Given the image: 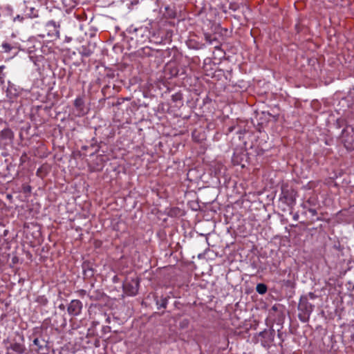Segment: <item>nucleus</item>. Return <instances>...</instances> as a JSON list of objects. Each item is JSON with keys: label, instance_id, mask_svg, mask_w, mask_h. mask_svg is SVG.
Wrapping results in <instances>:
<instances>
[{"label": "nucleus", "instance_id": "9", "mask_svg": "<svg viewBox=\"0 0 354 354\" xmlns=\"http://www.w3.org/2000/svg\"><path fill=\"white\" fill-rule=\"evenodd\" d=\"M179 71V64L176 60L169 61L166 64L164 68L165 75L168 78L177 76Z\"/></svg>", "mask_w": 354, "mask_h": 354}, {"label": "nucleus", "instance_id": "31", "mask_svg": "<svg viewBox=\"0 0 354 354\" xmlns=\"http://www.w3.org/2000/svg\"><path fill=\"white\" fill-rule=\"evenodd\" d=\"M205 40L207 43L209 44H213L214 41L218 42L215 37H213L212 35L208 33L205 34Z\"/></svg>", "mask_w": 354, "mask_h": 354}, {"label": "nucleus", "instance_id": "51", "mask_svg": "<svg viewBox=\"0 0 354 354\" xmlns=\"http://www.w3.org/2000/svg\"><path fill=\"white\" fill-rule=\"evenodd\" d=\"M106 323H108V324H109V323L111 322V318H110V317H109V316H108V317L106 318Z\"/></svg>", "mask_w": 354, "mask_h": 354}, {"label": "nucleus", "instance_id": "42", "mask_svg": "<svg viewBox=\"0 0 354 354\" xmlns=\"http://www.w3.org/2000/svg\"><path fill=\"white\" fill-rule=\"evenodd\" d=\"M30 191H31V187L30 185H27L26 187H24V192L25 193L30 192Z\"/></svg>", "mask_w": 354, "mask_h": 354}, {"label": "nucleus", "instance_id": "46", "mask_svg": "<svg viewBox=\"0 0 354 354\" xmlns=\"http://www.w3.org/2000/svg\"><path fill=\"white\" fill-rule=\"evenodd\" d=\"M124 100H131V97H127L126 99H124V98H118L117 104H121L122 102H123Z\"/></svg>", "mask_w": 354, "mask_h": 354}, {"label": "nucleus", "instance_id": "2", "mask_svg": "<svg viewBox=\"0 0 354 354\" xmlns=\"http://www.w3.org/2000/svg\"><path fill=\"white\" fill-rule=\"evenodd\" d=\"M297 309L299 310L298 318L301 322L306 323L309 321L310 315L314 310V305L308 301L307 295H301Z\"/></svg>", "mask_w": 354, "mask_h": 354}, {"label": "nucleus", "instance_id": "44", "mask_svg": "<svg viewBox=\"0 0 354 354\" xmlns=\"http://www.w3.org/2000/svg\"><path fill=\"white\" fill-rule=\"evenodd\" d=\"M234 129H235V127H234V126H231V127H230L227 129V131H226V133H227V134H228V133H230L232 132V131H234Z\"/></svg>", "mask_w": 354, "mask_h": 354}, {"label": "nucleus", "instance_id": "48", "mask_svg": "<svg viewBox=\"0 0 354 354\" xmlns=\"http://www.w3.org/2000/svg\"><path fill=\"white\" fill-rule=\"evenodd\" d=\"M41 169H42V168H41V167H40V168H39V169H37V175L38 176H41L40 173H41Z\"/></svg>", "mask_w": 354, "mask_h": 354}, {"label": "nucleus", "instance_id": "22", "mask_svg": "<svg viewBox=\"0 0 354 354\" xmlns=\"http://www.w3.org/2000/svg\"><path fill=\"white\" fill-rule=\"evenodd\" d=\"M25 17L28 18H34L38 17V10L33 7H28L26 6V10L24 11Z\"/></svg>", "mask_w": 354, "mask_h": 354}, {"label": "nucleus", "instance_id": "57", "mask_svg": "<svg viewBox=\"0 0 354 354\" xmlns=\"http://www.w3.org/2000/svg\"><path fill=\"white\" fill-rule=\"evenodd\" d=\"M86 149H87V147H86V146L82 147V149L86 150Z\"/></svg>", "mask_w": 354, "mask_h": 354}, {"label": "nucleus", "instance_id": "21", "mask_svg": "<svg viewBox=\"0 0 354 354\" xmlns=\"http://www.w3.org/2000/svg\"><path fill=\"white\" fill-rule=\"evenodd\" d=\"M47 342L43 339H39V337H35L33 339L34 345L37 346V348L35 349L37 352H39L43 350L44 347L47 346Z\"/></svg>", "mask_w": 354, "mask_h": 354}, {"label": "nucleus", "instance_id": "6", "mask_svg": "<svg viewBox=\"0 0 354 354\" xmlns=\"http://www.w3.org/2000/svg\"><path fill=\"white\" fill-rule=\"evenodd\" d=\"M297 192L292 189H288V186L281 187V201L288 206H292L295 203Z\"/></svg>", "mask_w": 354, "mask_h": 354}, {"label": "nucleus", "instance_id": "59", "mask_svg": "<svg viewBox=\"0 0 354 354\" xmlns=\"http://www.w3.org/2000/svg\"><path fill=\"white\" fill-rule=\"evenodd\" d=\"M6 234H7V230H5V231H4V236H6Z\"/></svg>", "mask_w": 354, "mask_h": 354}, {"label": "nucleus", "instance_id": "17", "mask_svg": "<svg viewBox=\"0 0 354 354\" xmlns=\"http://www.w3.org/2000/svg\"><path fill=\"white\" fill-rule=\"evenodd\" d=\"M88 297L91 301H102L106 297V295L103 292L102 290L97 289L93 291H90L88 293Z\"/></svg>", "mask_w": 354, "mask_h": 354}, {"label": "nucleus", "instance_id": "11", "mask_svg": "<svg viewBox=\"0 0 354 354\" xmlns=\"http://www.w3.org/2000/svg\"><path fill=\"white\" fill-rule=\"evenodd\" d=\"M83 304L79 299H73L67 307V312L71 317H77L82 313Z\"/></svg>", "mask_w": 354, "mask_h": 354}, {"label": "nucleus", "instance_id": "16", "mask_svg": "<svg viewBox=\"0 0 354 354\" xmlns=\"http://www.w3.org/2000/svg\"><path fill=\"white\" fill-rule=\"evenodd\" d=\"M5 66H0V84L2 88H12L15 86L13 83L10 82V80H6V75L3 73V70L5 69Z\"/></svg>", "mask_w": 354, "mask_h": 354}, {"label": "nucleus", "instance_id": "30", "mask_svg": "<svg viewBox=\"0 0 354 354\" xmlns=\"http://www.w3.org/2000/svg\"><path fill=\"white\" fill-rule=\"evenodd\" d=\"M277 336L279 339L280 342H279V346H280L281 348L283 347V343L285 340V338L286 337V333L282 332L280 329L277 330Z\"/></svg>", "mask_w": 354, "mask_h": 354}, {"label": "nucleus", "instance_id": "53", "mask_svg": "<svg viewBox=\"0 0 354 354\" xmlns=\"http://www.w3.org/2000/svg\"><path fill=\"white\" fill-rule=\"evenodd\" d=\"M59 308L60 309H62V310H64V309L65 308V306H64V304H60V305H59Z\"/></svg>", "mask_w": 354, "mask_h": 354}, {"label": "nucleus", "instance_id": "25", "mask_svg": "<svg viewBox=\"0 0 354 354\" xmlns=\"http://www.w3.org/2000/svg\"><path fill=\"white\" fill-rule=\"evenodd\" d=\"M35 302L40 306H46L48 304V299L46 295H38L35 299Z\"/></svg>", "mask_w": 354, "mask_h": 354}, {"label": "nucleus", "instance_id": "14", "mask_svg": "<svg viewBox=\"0 0 354 354\" xmlns=\"http://www.w3.org/2000/svg\"><path fill=\"white\" fill-rule=\"evenodd\" d=\"M26 348L24 344L13 342L7 348V354H24Z\"/></svg>", "mask_w": 354, "mask_h": 354}, {"label": "nucleus", "instance_id": "3", "mask_svg": "<svg viewBox=\"0 0 354 354\" xmlns=\"http://www.w3.org/2000/svg\"><path fill=\"white\" fill-rule=\"evenodd\" d=\"M140 279L136 274L127 276L122 283L124 293L129 297L136 296L138 293Z\"/></svg>", "mask_w": 354, "mask_h": 354}, {"label": "nucleus", "instance_id": "8", "mask_svg": "<svg viewBox=\"0 0 354 354\" xmlns=\"http://www.w3.org/2000/svg\"><path fill=\"white\" fill-rule=\"evenodd\" d=\"M259 335L261 337V344L264 347H269L274 342L275 330L273 328L269 330L265 329L259 333Z\"/></svg>", "mask_w": 354, "mask_h": 354}, {"label": "nucleus", "instance_id": "49", "mask_svg": "<svg viewBox=\"0 0 354 354\" xmlns=\"http://www.w3.org/2000/svg\"><path fill=\"white\" fill-rule=\"evenodd\" d=\"M279 116V114L274 115H272V117L273 118L274 121H277L278 120Z\"/></svg>", "mask_w": 354, "mask_h": 354}, {"label": "nucleus", "instance_id": "12", "mask_svg": "<svg viewBox=\"0 0 354 354\" xmlns=\"http://www.w3.org/2000/svg\"><path fill=\"white\" fill-rule=\"evenodd\" d=\"M104 160L102 155H97L88 164L89 171L91 172L100 171L104 167Z\"/></svg>", "mask_w": 354, "mask_h": 354}, {"label": "nucleus", "instance_id": "13", "mask_svg": "<svg viewBox=\"0 0 354 354\" xmlns=\"http://www.w3.org/2000/svg\"><path fill=\"white\" fill-rule=\"evenodd\" d=\"M82 268L83 271L84 278L91 279L94 277L95 270L94 268V263L90 261H84L82 264Z\"/></svg>", "mask_w": 354, "mask_h": 354}, {"label": "nucleus", "instance_id": "15", "mask_svg": "<svg viewBox=\"0 0 354 354\" xmlns=\"http://www.w3.org/2000/svg\"><path fill=\"white\" fill-rule=\"evenodd\" d=\"M59 13V14L57 21H55L59 28L61 25H66L67 24H69L70 21L72 20V17L69 15V13L66 10H60Z\"/></svg>", "mask_w": 354, "mask_h": 354}, {"label": "nucleus", "instance_id": "18", "mask_svg": "<svg viewBox=\"0 0 354 354\" xmlns=\"http://www.w3.org/2000/svg\"><path fill=\"white\" fill-rule=\"evenodd\" d=\"M13 138L14 133L9 128L4 129L0 132V143L3 141L7 144V141L12 142Z\"/></svg>", "mask_w": 354, "mask_h": 354}, {"label": "nucleus", "instance_id": "1", "mask_svg": "<svg viewBox=\"0 0 354 354\" xmlns=\"http://www.w3.org/2000/svg\"><path fill=\"white\" fill-rule=\"evenodd\" d=\"M96 79V86L102 87V88H115L114 84L115 73L114 71L109 68L104 67L98 73Z\"/></svg>", "mask_w": 354, "mask_h": 354}, {"label": "nucleus", "instance_id": "40", "mask_svg": "<svg viewBox=\"0 0 354 354\" xmlns=\"http://www.w3.org/2000/svg\"><path fill=\"white\" fill-rule=\"evenodd\" d=\"M188 323L189 322L187 319H184L182 322H180V327L184 328L187 326L188 325Z\"/></svg>", "mask_w": 354, "mask_h": 354}, {"label": "nucleus", "instance_id": "10", "mask_svg": "<svg viewBox=\"0 0 354 354\" xmlns=\"http://www.w3.org/2000/svg\"><path fill=\"white\" fill-rule=\"evenodd\" d=\"M46 35L52 39L59 38V28L55 20L49 21L45 26Z\"/></svg>", "mask_w": 354, "mask_h": 354}, {"label": "nucleus", "instance_id": "56", "mask_svg": "<svg viewBox=\"0 0 354 354\" xmlns=\"http://www.w3.org/2000/svg\"><path fill=\"white\" fill-rule=\"evenodd\" d=\"M306 203H308L309 205H311V203H310V199H308Z\"/></svg>", "mask_w": 354, "mask_h": 354}, {"label": "nucleus", "instance_id": "45", "mask_svg": "<svg viewBox=\"0 0 354 354\" xmlns=\"http://www.w3.org/2000/svg\"><path fill=\"white\" fill-rule=\"evenodd\" d=\"M299 223H300V224H302V225H305V226H308V225H310L313 224V221H310V222H304V221H301Z\"/></svg>", "mask_w": 354, "mask_h": 354}, {"label": "nucleus", "instance_id": "24", "mask_svg": "<svg viewBox=\"0 0 354 354\" xmlns=\"http://www.w3.org/2000/svg\"><path fill=\"white\" fill-rule=\"evenodd\" d=\"M6 97H8V101L10 102H13L14 100L18 97L19 93L17 90H13L15 92L12 93V90H4Z\"/></svg>", "mask_w": 354, "mask_h": 354}, {"label": "nucleus", "instance_id": "58", "mask_svg": "<svg viewBox=\"0 0 354 354\" xmlns=\"http://www.w3.org/2000/svg\"><path fill=\"white\" fill-rule=\"evenodd\" d=\"M297 225H293V224H292V225H290V227H297Z\"/></svg>", "mask_w": 354, "mask_h": 354}, {"label": "nucleus", "instance_id": "5", "mask_svg": "<svg viewBox=\"0 0 354 354\" xmlns=\"http://www.w3.org/2000/svg\"><path fill=\"white\" fill-rule=\"evenodd\" d=\"M270 319L278 325H282L285 320V307L283 304H275L269 310Z\"/></svg>", "mask_w": 354, "mask_h": 354}, {"label": "nucleus", "instance_id": "36", "mask_svg": "<svg viewBox=\"0 0 354 354\" xmlns=\"http://www.w3.org/2000/svg\"><path fill=\"white\" fill-rule=\"evenodd\" d=\"M77 292V293L78 294V295H79L80 297H84L86 295H88V294H87V292H86V291L85 290H84V289L78 290H77V292Z\"/></svg>", "mask_w": 354, "mask_h": 354}, {"label": "nucleus", "instance_id": "26", "mask_svg": "<svg viewBox=\"0 0 354 354\" xmlns=\"http://www.w3.org/2000/svg\"><path fill=\"white\" fill-rule=\"evenodd\" d=\"M81 55L84 57H89L93 53V51L89 48L88 46H82L79 50Z\"/></svg>", "mask_w": 354, "mask_h": 354}, {"label": "nucleus", "instance_id": "7", "mask_svg": "<svg viewBox=\"0 0 354 354\" xmlns=\"http://www.w3.org/2000/svg\"><path fill=\"white\" fill-rule=\"evenodd\" d=\"M47 114L46 108L41 106H37L35 109L32 111L31 119L35 122L41 124L47 120V118L44 117Z\"/></svg>", "mask_w": 354, "mask_h": 354}, {"label": "nucleus", "instance_id": "20", "mask_svg": "<svg viewBox=\"0 0 354 354\" xmlns=\"http://www.w3.org/2000/svg\"><path fill=\"white\" fill-rule=\"evenodd\" d=\"M74 106L78 111V115H83L86 113L84 102L82 97H77L74 101Z\"/></svg>", "mask_w": 354, "mask_h": 354}, {"label": "nucleus", "instance_id": "19", "mask_svg": "<svg viewBox=\"0 0 354 354\" xmlns=\"http://www.w3.org/2000/svg\"><path fill=\"white\" fill-rule=\"evenodd\" d=\"M153 297L156 301V304L157 305L158 309L167 308L168 300L170 298L169 296L161 295L160 297H159L157 295H154Z\"/></svg>", "mask_w": 354, "mask_h": 354}, {"label": "nucleus", "instance_id": "47", "mask_svg": "<svg viewBox=\"0 0 354 354\" xmlns=\"http://www.w3.org/2000/svg\"><path fill=\"white\" fill-rule=\"evenodd\" d=\"M236 158L237 157L236 156H234L233 158H232V161L234 162V165H239V162H238V160H236Z\"/></svg>", "mask_w": 354, "mask_h": 354}, {"label": "nucleus", "instance_id": "50", "mask_svg": "<svg viewBox=\"0 0 354 354\" xmlns=\"http://www.w3.org/2000/svg\"><path fill=\"white\" fill-rule=\"evenodd\" d=\"M71 40H72V38L70 37H66V38H65V41L67 43L70 42Z\"/></svg>", "mask_w": 354, "mask_h": 354}, {"label": "nucleus", "instance_id": "28", "mask_svg": "<svg viewBox=\"0 0 354 354\" xmlns=\"http://www.w3.org/2000/svg\"><path fill=\"white\" fill-rule=\"evenodd\" d=\"M1 47L5 53L10 52L13 48H15V46L7 41H4L1 44Z\"/></svg>", "mask_w": 354, "mask_h": 354}, {"label": "nucleus", "instance_id": "38", "mask_svg": "<svg viewBox=\"0 0 354 354\" xmlns=\"http://www.w3.org/2000/svg\"><path fill=\"white\" fill-rule=\"evenodd\" d=\"M308 296V299H315L317 298V295L313 292H310L308 295H306Z\"/></svg>", "mask_w": 354, "mask_h": 354}, {"label": "nucleus", "instance_id": "52", "mask_svg": "<svg viewBox=\"0 0 354 354\" xmlns=\"http://www.w3.org/2000/svg\"><path fill=\"white\" fill-rule=\"evenodd\" d=\"M351 337V342H354V333H352V334L351 335V337Z\"/></svg>", "mask_w": 354, "mask_h": 354}, {"label": "nucleus", "instance_id": "33", "mask_svg": "<svg viewBox=\"0 0 354 354\" xmlns=\"http://www.w3.org/2000/svg\"><path fill=\"white\" fill-rule=\"evenodd\" d=\"M26 18H28L27 17H25V13H24L23 15H17L16 17H13V21L14 22H23L24 20L26 19Z\"/></svg>", "mask_w": 354, "mask_h": 354}, {"label": "nucleus", "instance_id": "54", "mask_svg": "<svg viewBox=\"0 0 354 354\" xmlns=\"http://www.w3.org/2000/svg\"><path fill=\"white\" fill-rule=\"evenodd\" d=\"M298 217H299L298 214H296L293 216V218H294L295 220H297V219H298Z\"/></svg>", "mask_w": 354, "mask_h": 354}, {"label": "nucleus", "instance_id": "27", "mask_svg": "<svg viewBox=\"0 0 354 354\" xmlns=\"http://www.w3.org/2000/svg\"><path fill=\"white\" fill-rule=\"evenodd\" d=\"M257 292L260 295H264L268 291V286L265 283H258L256 287Z\"/></svg>", "mask_w": 354, "mask_h": 354}, {"label": "nucleus", "instance_id": "39", "mask_svg": "<svg viewBox=\"0 0 354 354\" xmlns=\"http://www.w3.org/2000/svg\"><path fill=\"white\" fill-rule=\"evenodd\" d=\"M46 91V102H50V90H44Z\"/></svg>", "mask_w": 354, "mask_h": 354}, {"label": "nucleus", "instance_id": "55", "mask_svg": "<svg viewBox=\"0 0 354 354\" xmlns=\"http://www.w3.org/2000/svg\"><path fill=\"white\" fill-rule=\"evenodd\" d=\"M7 198L10 199V198H12V196L10 194H8Z\"/></svg>", "mask_w": 354, "mask_h": 354}, {"label": "nucleus", "instance_id": "43", "mask_svg": "<svg viewBox=\"0 0 354 354\" xmlns=\"http://www.w3.org/2000/svg\"><path fill=\"white\" fill-rule=\"evenodd\" d=\"M91 145V147H97V149H95V152H94V153H91V156H93L95 153H97V152L99 151V149H100V146H99V145H97L95 143V144H93V143H92Z\"/></svg>", "mask_w": 354, "mask_h": 354}, {"label": "nucleus", "instance_id": "34", "mask_svg": "<svg viewBox=\"0 0 354 354\" xmlns=\"http://www.w3.org/2000/svg\"><path fill=\"white\" fill-rule=\"evenodd\" d=\"M174 102L180 101L183 99V95L180 92H177L171 95Z\"/></svg>", "mask_w": 354, "mask_h": 354}, {"label": "nucleus", "instance_id": "29", "mask_svg": "<svg viewBox=\"0 0 354 354\" xmlns=\"http://www.w3.org/2000/svg\"><path fill=\"white\" fill-rule=\"evenodd\" d=\"M282 283L283 286L290 289H294L296 286L295 281L291 279L283 280Z\"/></svg>", "mask_w": 354, "mask_h": 354}, {"label": "nucleus", "instance_id": "23", "mask_svg": "<svg viewBox=\"0 0 354 354\" xmlns=\"http://www.w3.org/2000/svg\"><path fill=\"white\" fill-rule=\"evenodd\" d=\"M167 215L171 217H179L183 215V211L178 207H171L168 209Z\"/></svg>", "mask_w": 354, "mask_h": 354}, {"label": "nucleus", "instance_id": "37", "mask_svg": "<svg viewBox=\"0 0 354 354\" xmlns=\"http://www.w3.org/2000/svg\"><path fill=\"white\" fill-rule=\"evenodd\" d=\"M102 331L104 334L109 333H110L111 331V327L109 326H104L102 327Z\"/></svg>", "mask_w": 354, "mask_h": 354}, {"label": "nucleus", "instance_id": "41", "mask_svg": "<svg viewBox=\"0 0 354 354\" xmlns=\"http://www.w3.org/2000/svg\"><path fill=\"white\" fill-rule=\"evenodd\" d=\"M308 212H310L313 216H316L317 214V212L315 209L309 208Z\"/></svg>", "mask_w": 354, "mask_h": 354}, {"label": "nucleus", "instance_id": "32", "mask_svg": "<svg viewBox=\"0 0 354 354\" xmlns=\"http://www.w3.org/2000/svg\"><path fill=\"white\" fill-rule=\"evenodd\" d=\"M29 159H30V158L28 157L26 152H24L20 157L19 166H22L25 162H26L28 160H29Z\"/></svg>", "mask_w": 354, "mask_h": 354}, {"label": "nucleus", "instance_id": "4", "mask_svg": "<svg viewBox=\"0 0 354 354\" xmlns=\"http://www.w3.org/2000/svg\"><path fill=\"white\" fill-rule=\"evenodd\" d=\"M341 140L347 150H354V124H346L341 133Z\"/></svg>", "mask_w": 354, "mask_h": 354}, {"label": "nucleus", "instance_id": "35", "mask_svg": "<svg viewBox=\"0 0 354 354\" xmlns=\"http://www.w3.org/2000/svg\"><path fill=\"white\" fill-rule=\"evenodd\" d=\"M198 134V131L197 130H194L192 132V138L194 140L197 141V142H200L201 140H203L204 138H201L199 136V135H197Z\"/></svg>", "mask_w": 354, "mask_h": 354}]
</instances>
